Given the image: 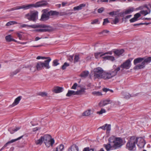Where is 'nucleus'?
<instances>
[{"label": "nucleus", "mask_w": 151, "mask_h": 151, "mask_svg": "<svg viewBox=\"0 0 151 151\" xmlns=\"http://www.w3.org/2000/svg\"><path fill=\"white\" fill-rule=\"evenodd\" d=\"M93 111L91 109H88L86 111V116H89L93 113Z\"/></svg>", "instance_id": "36"}, {"label": "nucleus", "mask_w": 151, "mask_h": 151, "mask_svg": "<svg viewBox=\"0 0 151 151\" xmlns=\"http://www.w3.org/2000/svg\"><path fill=\"white\" fill-rule=\"evenodd\" d=\"M37 25V24H33V25H27V24H23L22 25H21L20 26V27H21V28H23V27H30L32 28H37V27H33V26H36Z\"/></svg>", "instance_id": "33"}, {"label": "nucleus", "mask_w": 151, "mask_h": 151, "mask_svg": "<svg viewBox=\"0 0 151 151\" xmlns=\"http://www.w3.org/2000/svg\"><path fill=\"white\" fill-rule=\"evenodd\" d=\"M111 102L112 101L109 99H108L101 101L99 103V106L100 107H103L111 103Z\"/></svg>", "instance_id": "18"}, {"label": "nucleus", "mask_w": 151, "mask_h": 151, "mask_svg": "<svg viewBox=\"0 0 151 151\" xmlns=\"http://www.w3.org/2000/svg\"><path fill=\"white\" fill-rule=\"evenodd\" d=\"M5 39L7 41L9 42L12 41H15V40L14 39L12 38L11 35H10L6 36L5 37Z\"/></svg>", "instance_id": "31"}, {"label": "nucleus", "mask_w": 151, "mask_h": 151, "mask_svg": "<svg viewBox=\"0 0 151 151\" xmlns=\"http://www.w3.org/2000/svg\"><path fill=\"white\" fill-rule=\"evenodd\" d=\"M94 55L96 58H98L100 57H102L103 55L102 52H98L95 53Z\"/></svg>", "instance_id": "32"}, {"label": "nucleus", "mask_w": 151, "mask_h": 151, "mask_svg": "<svg viewBox=\"0 0 151 151\" xmlns=\"http://www.w3.org/2000/svg\"><path fill=\"white\" fill-rule=\"evenodd\" d=\"M21 98L22 97L21 96H19L16 98L15 99L12 104L11 105L12 107H13L18 104L19 103L20 101L21 100Z\"/></svg>", "instance_id": "23"}, {"label": "nucleus", "mask_w": 151, "mask_h": 151, "mask_svg": "<svg viewBox=\"0 0 151 151\" xmlns=\"http://www.w3.org/2000/svg\"><path fill=\"white\" fill-rule=\"evenodd\" d=\"M103 90L105 92H106L107 91H109L112 93L113 92V91L112 90L110 89L109 88H103Z\"/></svg>", "instance_id": "48"}, {"label": "nucleus", "mask_w": 151, "mask_h": 151, "mask_svg": "<svg viewBox=\"0 0 151 151\" xmlns=\"http://www.w3.org/2000/svg\"><path fill=\"white\" fill-rule=\"evenodd\" d=\"M44 143L46 147H49L50 146H52L54 143L55 140L53 138H52L50 135H45L43 137Z\"/></svg>", "instance_id": "6"}, {"label": "nucleus", "mask_w": 151, "mask_h": 151, "mask_svg": "<svg viewBox=\"0 0 151 151\" xmlns=\"http://www.w3.org/2000/svg\"><path fill=\"white\" fill-rule=\"evenodd\" d=\"M63 91V88L58 86L55 87L53 89V91L56 93H60L62 92Z\"/></svg>", "instance_id": "25"}, {"label": "nucleus", "mask_w": 151, "mask_h": 151, "mask_svg": "<svg viewBox=\"0 0 151 151\" xmlns=\"http://www.w3.org/2000/svg\"><path fill=\"white\" fill-rule=\"evenodd\" d=\"M109 22L107 18L104 19L103 23V25H105L107 23Z\"/></svg>", "instance_id": "52"}, {"label": "nucleus", "mask_w": 151, "mask_h": 151, "mask_svg": "<svg viewBox=\"0 0 151 151\" xmlns=\"http://www.w3.org/2000/svg\"><path fill=\"white\" fill-rule=\"evenodd\" d=\"M36 67H31L30 68V70L32 72H35L36 70Z\"/></svg>", "instance_id": "53"}, {"label": "nucleus", "mask_w": 151, "mask_h": 151, "mask_svg": "<svg viewBox=\"0 0 151 151\" xmlns=\"http://www.w3.org/2000/svg\"><path fill=\"white\" fill-rule=\"evenodd\" d=\"M43 136L41 137L40 138L38 139L36 141L35 143L37 145H41L43 142Z\"/></svg>", "instance_id": "34"}, {"label": "nucleus", "mask_w": 151, "mask_h": 151, "mask_svg": "<svg viewBox=\"0 0 151 151\" xmlns=\"http://www.w3.org/2000/svg\"><path fill=\"white\" fill-rule=\"evenodd\" d=\"M85 6V4H80L79 5L74 7L73 8L74 11H78L81 10Z\"/></svg>", "instance_id": "24"}, {"label": "nucleus", "mask_w": 151, "mask_h": 151, "mask_svg": "<svg viewBox=\"0 0 151 151\" xmlns=\"http://www.w3.org/2000/svg\"><path fill=\"white\" fill-rule=\"evenodd\" d=\"M17 22L14 21H10L7 22L6 25L7 26H9L10 25H11L14 24H16Z\"/></svg>", "instance_id": "41"}, {"label": "nucleus", "mask_w": 151, "mask_h": 151, "mask_svg": "<svg viewBox=\"0 0 151 151\" xmlns=\"http://www.w3.org/2000/svg\"><path fill=\"white\" fill-rule=\"evenodd\" d=\"M69 65V64L65 62L64 64L62 66L61 68L63 70H65L66 68Z\"/></svg>", "instance_id": "40"}, {"label": "nucleus", "mask_w": 151, "mask_h": 151, "mask_svg": "<svg viewBox=\"0 0 151 151\" xmlns=\"http://www.w3.org/2000/svg\"><path fill=\"white\" fill-rule=\"evenodd\" d=\"M116 12L115 11H112L110 12L109 13V14L111 16H113L114 15H116Z\"/></svg>", "instance_id": "57"}, {"label": "nucleus", "mask_w": 151, "mask_h": 151, "mask_svg": "<svg viewBox=\"0 0 151 151\" xmlns=\"http://www.w3.org/2000/svg\"><path fill=\"white\" fill-rule=\"evenodd\" d=\"M137 143V137L135 136L131 137L127 143V149L129 150H134L136 148V144Z\"/></svg>", "instance_id": "2"}, {"label": "nucleus", "mask_w": 151, "mask_h": 151, "mask_svg": "<svg viewBox=\"0 0 151 151\" xmlns=\"http://www.w3.org/2000/svg\"><path fill=\"white\" fill-rule=\"evenodd\" d=\"M132 16V15H127V16H126L125 18H124V19H125V20L126 19H129V18H130Z\"/></svg>", "instance_id": "61"}, {"label": "nucleus", "mask_w": 151, "mask_h": 151, "mask_svg": "<svg viewBox=\"0 0 151 151\" xmlns=\"http://www.w3.org/2000/svg\"><path fill=\"white\" fill-rule=\"evenodd\" d=\"M111 55L112 54V52L111 51H109L107 52H106L105 53H103V55Z\"/></svg>", "instance_id": "60"}, {"label": "nucleus", "mask_w": 151, "mask_h": 151, "mask_svg": "<svg viewBox=\"0 0 151 151\" xmlns=\"http://www.w3.org/2000/svg\"><path fill=\"white\" fill-rule=\"evenodd\" d=\"M48 12L50 16L56 15L59 14V12L56 11H51L50 12Z\"/></svg>", "instance_id": "35"}, {"label": "nucleus", "mask_w": 151, "mask_h": 151, "mask_svg": "<svg viewBox=\"0 0 151 151\" xmlns=\"http://www.w3.org/2000/svg\"><path fill=\"white\" fill-rule=\"evenodd\" d=\"M104 72L103 69L100 67H97L94 69V77L95 79L101 78Z\"/></svg>", "instance_id": "7"}, {"label": "nucleus", "mask_w": 151, "mask_h": 151, "mask_svg": "<svg viewBox=\"0 0 151 151\" xmlns=\"http://www.w3.org/2000/svg\"><path fill=\"white\" fill-rule=\"evenodd\" d=\"M38 12L36 11H32L26 14L24 18L29 21L35 22L38 19Z\"/></svg>", "instance_id": "3"}, {"label": "nucleus", "mask_w": 151, "mask_h": 151, "mask_svg": "<svg viewBox=\"0 0 151 151\" xmlns=\"http://www.w3.org/2000/svg\"><path fill=\"white\" fill-rule=\"evenodd\" d=\"M134 11V8H131L126 9L124 12H121L119 13V15L121 17H124L125 15L132 12Z\"/></svg>", "instance_id": "17"}, {"label": "nucleus", "mask_w": 151, "mask_h": 151, "mask_svg": "<svg viewBox=\"0 0 151 151\" xmlns=\"http://www.w3.org/2000/svg\"><path fill=\"white\" fill-rule=\"evenodd\" d=\"M21 128L20 127H10L9 128L8 130L10 132L11 134H13L14 132H17Z\"/></svg>", "instance_id": "20"}, {"label": "nucleus", "mask_w": 151, "mask_h": 151, "mask_svg": "<svg viewBox=\"0 0 151 151\" xmlns=\"http://www.w3.org/2000/svg\"><path fill=\"white\" fill-rule=\"evenodd\" d=\"M144 59V58H137L134 60V64L136 65L137 63L143 62Z\"/></svg>", "instance_id": "26"}, {"label": "nucleus", "mask_w": 151, "mask_h": 151, "mask_svg": "<svg viewBox=\"0 0 151 151\" xmlns=\"http://www.w3.org/2000/svg\"><path fill=\"white\" fill-rule=\"evenodd\" d=\"M35 31H37V32H45V29L44 28V29H41V28L37 29H35Z\"/></svg>", "instance_id": "49"}, {"label": "nucleus", "mask_w": 151, "mask_h": 151, "mask_svg": "<svg viewBox=\"0 0 151 151\" xmlns=\"http://www.w3.org/2000/svg\"><path fill=\"white\" fill-rule=\"evenodd\" d=\"M17 35L20 40H22V35L20 33H18Z\"/></svg>", "instance_id": "58"}, {"label": "nucleus", "mask_w": 151, "mask_h": 151, "mask_svg": "<svg viewBox=\"0 0 151 151\" xmlns=\"http://www.w3.org/2000/svg\"><path fill=\"white\" fill-rule=\"evenodd\" d=\"M111 126L110 124H108L106 128V130L107 132L109 133L111 130Z\"/></svg>", "instance_id": "46"}, {"label": "nucleus", "mask_w": 151, "mask_h": 151, "mask_svg": "<svg viewBox=\"0 0 151 151\" xmlns=\"http://www.w3.org/2000/svg\"><path fill=\"white\" fill-rule=\"evenodd\" d=\"M64 147V146L63 145H60L56 148V151H62Z\"/></svg>", "instance_id": "37"}, {"label": "nucleus", "mask_w": 151, "mask_h": 151, "mask_svg": "<svg viewBox=\"0 0 151 151\" xmlns=\"http://www.w3.org/2000/svg\"><path fill=\"white\" fill-rule=\"evenodd\" d=\"M109 143L107 144H104V146L106 150L109 151L111 150H114L113 148V145H112V140L110 139L109 137Z\"/></svg>", "instance_id": "13"}, {"label": "nucleus", "mask_w": 151, "mask_h": 151, "mask_svg": "<svg viewBox=\"0 0 151 151\" xmlns=\"http://www.w3.org/2000/svg\"><path fill=\"white\" fill-rule=\"evenodd\" d=\"M102 129L104 130H105V124L102 126H101V127H99L98 128V129Z\"/></svg>", "instance_id": "62"}, {"label": "nucleus", "mask_w": 151, "mask_h": 151, "mask_svg": "<svg viewBox=\"0 0 151 151\" xmlns=\"http://www.w3.org/2000/svg\"><path fill=\"white\" fill-rule=\"evenodd\" d=\"M23 136L22 135V136L19 137L18 138H17L16 139H12L11 141L8 142L6 144V145H7L9 144L13 143V142L17 141V140H18L19 139H20L23 137Z\"/></svg>", "instance_id": "29"}, {"label": "nucleus", "mask_w": 151, "mask_h": 151, "mask_svg": "<svg viewBox=\"0 0 151 151\" xmlns=\"http://www.w3.org/2000/svg\"><path fill=\"white\" fill-rule=\"evenodd\" d=\"M137 142L138 143L137 144V146L140 148H143L146 144L145 141V139L142 137H137Z\"/></svg>", "instance_id": "14"}, {"label": "nucleus", "mask_w": 151, "mask_h": 151, "mask_svg": "<svg viewBox=\"0 0 151 151\" xmlns=\"http://www.w3.org/2000/svg\"><path fill=\"white\" fill-rule=\"evenodd\" d=\"M51 60L50 58H49L48 59L45 60L44 62H39L37 63L36 65V68L37 70H40L44 68L46 69H49L50 68L49 65V63Z\"/></svg>", "instance_id": "4"}, {"label": "nucleus", "mask_w": 151, "mask_h": 151, "mask_svg": "<svg viewBox=\"0 0 151 151\" xmlns=\"http://www.w3.org/2000/svg\"><path fill=\"white\" fill-rule=\"evenodd\" d=\"M19 72V70H17L16 71L13 72V75H15L18 73Z\"/></svg>", "instance_id": "63"}, {"label": "nucleus", "mask_w": 151, "mask_h": 151, "mask_svg": "<svg viewBox=\"0 0 151 151\" xmlns=\"http://www.w3.org/2000/svg\"><path fill=\"white\" fill-rule=\"evenodd\" d=\"M110 139L112 140V145L113 148L114 149L120 147L122 145V140L119 138H115L114 137H111Z\"/></svg>", "instance_id": "5"}, {"label": "nucleus", "mask_w": 151, "mask_h": 151, "mask_svg": "<svg viewBox=\"0 0 151 151\" xmlns=\"http://www.w3.org/2000/svg\"><path fill=\"white\" fill-rule=\"evenodd\" d=\"M144 59L141 64H138L134 67L136 69H140L144 68L146 64L150 63L151 61V57H149L147 58H143Z\"/></svg>", "instance_id": "8"}, {"label": "nucleus", "mask_w": 151, "mask_h": 151, "mask_svg": "<svg viewBox=\"0 0 151 151\" xmlns=\"http://www.w3.org/2000/svg\"><path fill=\"white\" fill-rule=\"evenodd\" d=\"M120 70V67H118L114 70H111L108 72L110 78L115 76L117 74L118 72Z\"/></svg>", "instance_id": "15"}, {"label": "nucleus", "mask_w": 151, "mask_h": 151, "mask_svg": "<svg viewBox=\"0 0 151 151\" xmlns=\"http://www.w3.org/2000/svg\"><path fill=\"white\" fill-rule=\"evenodd\" d=\"M119 19L117 17H116L113 20L112 22H111V24H116L119 22Z\"/></svg>", "instance_id": "38"}, {"label": "nucleus", "mask_w": 151, "mask_h": 151, "mask_svg": "<svg viewBox=\"0 0 151 151\" xmlns=\"http://www.w3.org/2000/svg\"><path fill=\"white\" fill-rule=\"evenodd\" d=\"M92 94L96 96H100L102 95L101 93L99 91H93L92 92Z\"/></svg>", "instance_id": "45"}, {"label": "nucleus", "mask_w": 151, "mask_h": 151, "mask_svg": "<svg viewBox=\"0 0 151 151\" xmlns=\"http://www.w3.org/2000/svg\"><path fill=\"white\" fill-rule=\"evenodd\" d=\"M43 12L40 20L41 21H45L48 20L50 18V15L47 9H44L42 10Z\"/></svg>", "instance_id": "10"}, {"label": "nucleus", "mask_w": 151, "mask_h": 151, "mask_svg": "<svg viewBox=\"0 0 151 151\" xmlns=\"http://www.w3.org/2000/svg\"><path fill=\"white\" fill-rule=\"evenodd\" d=\"M33 27L44 28L45 32L52 31L55 30V29L52 27L44 24H37L36 26H33Z\"/></svg>", "instance_id": "9"}, {"label": "nucleus", "mask_w": 151, "mask_h": 151, "mask_svg": "<svg viewBox=\"0 0 151 151\" xmlns=\"http://www.w3.org/2000/svg\"><path fill=\"white\" fill-rule=\"evenodd\" d=\"M106 112L105 110L104 109H101L100 111H97V113L99 114H101Z\"/></svg>", "instance_id": "42"}, {"label": "nucleus", "mask_w": 151, "mask_h": 151, "mask_svg": "<svg viewBox=\"0 0 151 151\" xmlns=\"http://www.w3.org/2000/svg\"><path fill=\"white\" fill-rule=\"evenodd\" d=\"M147 10H142L140 11L139 13L145 16L147 14H149L150 13L151 11L150 8H148L147 7H146Z\"/></svg>", "instance_id": "22"}, {"label": "nucleus", "mask_w": 151, "mask_h": 151, "mask_svg": "<svg viewBox=\"0 0 151 151\" xmlns=\"http://www.w3.org/2000/svg\"><path fill=\"white\" fill-rule=\"evenodd\" d=\"M131 66V61L129 59H128L122 64L119 67L120 68H121V71H122L124 69L126 70L129 69L130 67Z\"/></svg>", "instance_id": "11"}, {"label": "nucleus", "mask_w": 151, "mask_h": 151, "mask_svg": "<svg viewBox=\"0 0 151 151\" xmlns=\"http://www.w3.org/2000/svg\"><path fill=\"white\" fill-rule=\"evenodd\" d=\"M38 95L43 97L47 96V93L46 92H39L38 93Z\"/></svg>", "instance_id": "39"}, {"label": "nucleus", "mask_w": 151, "mask_h": 151, "mask_svg": "<svg viewBox=\"0 0 151 151\" xmlns=\"http://www.w3.org/2000/svg\"><path fill=\"white\" fill-rule=\"evenodd\" d=\"M104 59H107L113 61L114 60V58L113 56L106 55L102 57Z\"/></svg>", "instance_id": "28"}, {"label": "nucleus", "mask_w": 151, "mask_h": 151, "mask_svg": "<svg viewBox=\"0 0 151 151\" xmlns=\"http://www.w3.org/2000/svg\"><path fill=\"white\" fill-rule=\"evenodd\" d=\"M58 60H54L53 62V65L54 66H56L59 64Z\"/></svg>", "instance_id": "43"}, {"label": "nucleus", "mask_w": 151, "mask_h": 151, "mask_svg": "<svg viewBox=\"0 0 151 151\" xmlns=\"http://www.w3.org/2000/svg\"><path fill=\"white\" fill-rule=\"evenodd\" d=\"M104 8L101 7V8L98 9V12L99 13H101L104 11Z\"/></svg>", "instance_id": "55"}, {"label": "nucleus", "mask_w": 151, "mask_h": 151, "mask_svg": "<svg viewBox=\"0 0 151 151\" xmlns=\"http://www.w3.org/2000/svg\"><path fill=\"white\" fill-rule=\"evenodd\" d=\"M79 59V56L78 55H76L75 56L74 58V63H76L78 62Z\"/></svg>", "instance_id": "44"}, {"label": "nucleus", "mask_w": 151, "mask_h": 151, "mask_svg": "<svg viewBox=\"0 0 151 151\" xmlns=\"http://www.w3.org/2000/svg\"><path fill=\"white\" fill-rule=\"evenodd\" d=\"M101 78H104V79H108L110 78L109 77V74L108 73L103 72Z\"/></svg>", "instance_id": "27"}, {"label": "nucleus", "mask_w": 151, "mask_h": 151, "mask_svg": "<svg viewBox=\"0 0 151 151\" xmlns=\"http://www.w3.org/2000/svg\"><path fill=\"white\" fill-rule=\"evenodd\" d=\"M98 19H96L93 20L91 22V24H96L98 22Z\"/></svg>", "instance_id": "56"}, {"label": "nucleus", "mask_w": 151, "mask_h": 151, "mask_svg": "<svg viewBox=\"0 0 151 151\" xmlns=\"http://www.w3.org/2000/svg\"><path fill=\"white\" fill-rule=\"evenodd\" d=\"M23 136L22 135V136L19 137L18 138H17L16 139H12L11 141L8 142L6 144V145H7L9 144L13 143V142L17 141V140H18L19 139H20L23 137Z\"/></svg>", "instance_id": "30"}, {"label": "nucleus", "mask_w": 151, "mask_h": 151, "mask_svg": "<svg viewBox=\"0 0 151 151\" xmlns=\"http://www.w3.org/2000/svg\"><path fill=\"white\" fill-rule=\"evenodd\" d=\"M84 91V89H82L80 90L75 91L73 90H69L68 91V93H67L66 96H70L72 95H78L81 94L82 92Z\"/></svg>", "instance_id": "12"}, {"label": "nucleus", "mask_w": 151, "mask_h": 151, "mask_svg": "<svg viewBox=\"0 0 151 151\" xmlns=\"http://www.w3.org/2000/svg\"><path fill=\"white\" fill-rule=\"evenodd\" d=\"M7 145H6V144H5L4 146L1 149H0V151H1L2 150H4V148L6 147H7Z\"/></svg>", "instance_id": "64"}, {"label": "nucleus", "mask_w": 151, "mask_h": 151, "mask_svg": "<svg viewBox=\"0 0 151 151\" xmlns=\"http://www.w3.org/2000/svg\"><path fill=\"white\" fill-rule=\"evenodd\" d=\"M132 97L131 95L129 93H127L125 94L124 95V98L126 99H129Z\"/></svg>", "instance_id": "50"}, {"label": "nucleus", "mask_w": 151, "mask_h": 151, "mask_svg": "<svg viewBox=\"0 0 151 151\" xmlns=\"http://www.w3.org/2000/svg\"><path fill=\"white\" fill-rule=\"evenodd\" d=\"M49 58H50L49 57H42L40 56H38L37 57L36 59L37 60H39L40 59H48Z\"/></svg>", "instance_id": "47"}, {"label": "nucleus", "mask_w": 151, "mask_h": 151, "mask_svg": "<svg viewBox=\"0 0 151 151\" xmlns=\"http://www.w3.org/2000/svg\"><path fill=\"white\" fill-rule=\"evenodd\" d=\"M109 31L107 30H104L103 31L101 32H100V34H105L108 33L109 32Z\"/></svg>", "instance_id": "59"}, {"label": "nucleus", "mask_w": 151, "mask_h": 151, "mask_svg": "<svg viewBox=\"0 0 151 151\" xmlns=\"http://www.w3.org/2000/svg\"><path fill=\"white\" fill-rule=\"evenodd\" d=\"M141 16L140 13H137L134 15V17L130 19V22H134L138 20V18Z\"/></svg>", "instance_id": "19"}, {"label": "nucleus", "mask_w": 151, "mask_h": 151, "mask_svg": "<svg viewBox=\"0 0 151 151\" xmlns=\"http://www.w3.org/2000/svg\"><path fill=\"white\" fill-rule=\"evenodd\" d=\"M47 2L45 1H42L36 3L35 4L24 5L21 6H17L9 9V11H12L20 9L27 10L32 8H37L41 6H44L47 5Z\"/></svg>", "instance_id": "1"}, {"label": "nucleus", "mask_w": 151, "mask_h": 151, "mask_svg": "<svg viewBox=\"0 0 151 151\" xmlns=\"http://www.w3.org/2000/svg\"><path fill=\"white\" fill-rule=\"evenodd\" d=\"M73 55H70L68 58V60L71 62H72L73 61Z\"/></svg>", "instance_id": "54"}, {"label": "nucleus", "mask_w": 151, "mask_h": 151, "mask_svg": "<svg viewBox=\"0 0 151 151\" xmlns=\"http://www.w3.org/2000/svg\"><path fill=\"white\" fill-rule=\"evenodd\" d=\"M113 52L114 54V55L115 56L119 57L122 55V54L124 53V50L123 49H116L114 50Z\"/></svg>", "instance_id": "16"}, {"label": "nucleus", "mask_w": 151, "mask_h": 151, "mask_svg": "<svg viewBox=\"0 0 151 151\" xmlns=\"http://www.w3.org/2000/svg\"><path fill=\"white\" fill-rule=\"evenodd\" d=\"M68 151H78V148L76 145H73L68 148Z\"/></svg>", "instance_id": "21"}, {"label": "nucleus", "mask_w": 151, "mask_h": 151, "mask_svg": "<svg viewBox=\"0 0 151 151\" xmlns=\"http://www.w3.org/2000/svg\"><path fill=\"white\" fill-rule=\"evenodd\" d=\"M78 85L77 83H74L73 84V86H72V87L71 88V89H75V90L77 88V87L78 86Z\"/></svg>", "instance_id": "51"}]
</instances>
